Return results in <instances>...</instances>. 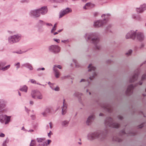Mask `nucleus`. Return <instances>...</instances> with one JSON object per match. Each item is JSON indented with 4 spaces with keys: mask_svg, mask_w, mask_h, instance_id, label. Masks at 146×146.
Wrapping results in <instances>:
<instances>
[{
    "mask_svg": "<svg viewBox=\"0 0 146 146\" xmlns=\"http://www.w3.org/2000/svg\"><path fill=\"white\" fill-rule=\"evenodd\" d=\"M107 133L108 131L106 129L103 130H98L94 132H90L87 135V139L90 141L96 139L103 141L106 137Z\"/></svg>",
    "mask_w": 146,
    "mask_h": 146,
    "instance_id": "obj_1",
    "label": "nucleus"
},
{
    "mask_svg": "<svg viewBox=\"0 0 146 146\" xmlns=\"http://www.w3.org/2000/svg\"><path fill=\"white\" fill-rule=\"evenodd\" d=\"M87 41L94 44L96 50L100 49L101 46L100 43L99 38L96 37L95 33H86L84 36Z\"/></svg>",
    "mask_w": 146,
    "mask_h": 146,
    "instance_id": "obj_2",
    "label": "nucleus"
},
{
    "mask_svg": "<svg viewBox=\"0 0 146 146\" xmlns=\"http://www.w3.org/2000/svg\"><path fill=\"white\" fill-rule=\"evenodd\" d=\"M136 36L137 39L140 41H142L144 40V36L143 34L141 32L136 33L134 31H131L128 33L126 36V39L131 38L133 40L135 38Z\"/></svg>",
    "mask_w": 146,
    "mask_h": 146,
    "instance_id": "obj_3",
    "label": "nucleus"
},
{
    "mask_svg": "<svg viewBox=\"0 0 146 146\" xmlns=\"http://www.w3.org/2000/svg\"><path fill=\"white\" fill-rule=\"evenodd\" d=\"M146 80V73L144 74L141 77V80L139 82L135 84L134 86L133 84L129 85L126 91V94L127 95H130L132 94L133 92V90L135 87L138 85H141L143 81Z\"/></svg>",
    "mask_w": 146,
    "mask_h": 146,
    "instance_id": "obj_4",
    "label": "nucleus"
},
{
    "mask_svg": "<svg viewBox=\"0 0 146 146\" xmlns=\"http://www.w3.org/2000/svg\"><path fill=\"white\" fill-rule=\"evenodd\" d=\"M105 124L106 126L112 128H117L119 126V124L113 122L112 119L110 117L106 119L105 121Z\"/></svg>",
    "mask_w": 146,
    "mask_h": 146,
    "instance_id": "obj_5",
    "label": "nucleus"
},
{
    "mask_svg": "<svg viewBox=\"0 0 146 146\" xmlns=\"http://www.w3.org/2000/svg\"><path fill=\"white\" fill-rule=\"evenodd\" d=\"M21 38L20 35L16 34L9 37L8 38V42L11 44H13L19 41Z\"/></svg>",
    "mask_w": 146,
    "mask_h": 146,
    "instance_id": "obj_6",
    "label": "nucleus"
},
{
    "mask_svg": "<svg viewBox=\"0 0 146 146\" xmlns=\"http://www.w3.org/2000/svg\"><path fill=\"white\" fill-rule=\"evenodd\" d=\"M11 117L6 115L1 114L0 115V122L2 123L5 122V125L8 124L10 121Z\"/></svg>",
    "mask_w": 146,
    "mask_h": 146,
    "instance_id": "obj_7",
    "label": "nucleus"
},
{
    "mask_svg": "<svg viewBox=\"0 0 146 146\" xmlns=\"http://www.w3.org/2000/svg\"><path fill=\"white\" fill-rule=\"evenodd\" d=\"M88 68H89L88 70L89 72L92 71V74H90V76L89 77L90 79L92 80L97 75V74L95 71L96 68L92 66L91 64H90L89 65Z\"/></svg>",
    "mask_w": 146,
    "mask_h": 146,
    "instance_id": "obj_8",
    "label": "nucleus"
},
{
    "mask_svg": "<svg viewBox=\"0 0 146 146\" xmlns=\"http://www.w3.org/2000/svg\"><path fill=\"white\" fill-rule=\"evenodd\" d=\"M107 22L106 19L105 18L104 20H99L94 22L93 26L94 27L98 28L102 27L105 25Z\"/></svg>",
    "mask_w": 146,
    "mask_h": 146,
    "instance_id": "obj_9",
    "label": "nucleus"
},
{
    "mask_svg": "<svg viewBox=\"0 0 146 146\" xmlns=\"http://www.w3.org/2000/svg\"><path fill=\"white\" fill-rule=\"evenodd\" d=\"M139 73V69H137L135 70L132 76L130 78V82H132L137 80Z\"/></svg>",
    "mask_w": 146,
    "mask_h": 146,
    "instance_id": "obj_10",
    "label": "nucleus"
},
{
    "mask_svg": "<svg viewBox=\"0 0 146 146\" xmlns=\"http://www.w3.org/2000/svg\"><path fill=\"white\" fill-rule=\"evenodd\" d=\"M49 51L54 53L56 54L60 51V47L57 45H52L49 47Z\"/></svg>",
    "mask_w": 146,
    "mask_h": 146,
    "instance_id": "obj_11",
    "label": "nucleus"
},
{
    "mask_svg": "<svg viewBox=\"0 0 146 146\" xmlns=\"http://www.w3.org/2000/svg\"><path fill=\"white\" fill-rule=\"evenodd\" d=\"M47 12V9L46 6L41 7L40 8L37 9V17L39 16L40 14L42 15H44Z\"/></svg>",
    "mask_w": 146,
    "mask_h": 146,
    "instance_id": "obj_12",
    "label": "nucleus"
},
{
    "mask_svg": "<svg viewBox=\"0 0 146 146\" xmlns=\"http://www.w3.org/2000/svg\"><path fill=\"white\" fill-rule=\"evenodd\" d=\"M46 145L47 143L45 138H37V146H46Z\"/></svg>",
    "mask_w": 146,
    "mask_h": 146,
    "instance_id": "obj_13",
    "label": "nucleus"
},
{
    "mask_svg": "<svg viewBox=\"0 0 146 146\" xmlns=\"http://www.w3.org/2000/svg\"><path fill=\"white\" fill-rule=\"evenodd\" d=\"M57 68L60 69L62 67L59 65H54L53 68V70L55 72V76L57 78H58L60 76V73Z\"/></svg>",
    "mask_w": 146,
    "mask_h": 146,
    "instance_id": "obj_14",
    "label": "nucleus"
},
{
    "mask_svg": "<svg viewBox=\"0 0 146 146\" xmlns=\"http://www.w3.org/2000/svg\"><path fill=\"white\" fill-rule=\"evenodd\" d=\"M135 135V133L132 132L131 131H129L126 133L125 132V130L124 129L121 131L119 134V136H122L125 135L127 136L129 135L133 136Z\"/></svg>",
    "mask_w": 146,
    "mask_h": 146,
    "instance_id": "obj_15",
    "label": "nucleus"
},
{
    "mask_svg": "<svg viewBox=\"0 0 146 146\" xmlns=\"http://www.w3.org/2000/svg\"><path fill=\"white\" fill-rule=\"evenodd\" d=\"M72 12V10L70 8L67 7L65 9L60 12L59 17L60 18H61L65 15L71 13Z\"/></svg>",
    "mask_w": 146,
    "mask_h": 146,
    "instance_id": "obj_16",
    "label": "nucleus"
},
{
    "mask_svg": "<svg viewBox=\"0 0 146 146\" xmlns=\"http://www.w3.org/2000/svg\"><path fill=\"white\" fill-rule=\"evenodd\" d=\"M146 9V4H144L141 5L139 8H136V11L138 13H141Z\"/></svg>",
    "mask_w": 146,
    "mask_h": 146,
    "instance_id": "obj_17",
    "label": "nucleus"
},
{
    "mask_svg": "<svg viewBox=\"0 0 146 146\" xmlns=\"http://www.w3.org/2000/svg\"><path fill=\"white\" fill-rule=\"evenodd\" d=\"M67 104L65 102V100L64 99L63 100V105L62 108V115H64L66 112Z\"/></svg>",
    "mask_w": 146,
    "mask_h": 146,
    "instance_id": "obj_18",
    "label": "nucleus"
},
{
    "mask_svg": "<svg viewBox=\"0 0 146 146\" xmlns=\"http://www.w3.org/2000/svg\"><path fill=\"white\" fill-rule=\"evenodd\" d=\"M52 108L51 107H46L44 111L42 113V114L44 117L47 116L48 113L50 112Z\"/></svg>",
    "mask_w": 146,
    "mask_h": 146,
    "instance_id": "obj_19",
    "label": "nucleus"
},
{
    "mask_svg": "<svg viewBox=\"0 0 146 146\" xmlns=\"http://www.w3.org/2000/svg\"><path fill=\"white\" fill-rule=\"evenodd\" d=\"M30 16L33 18H36V9H34L30 11L29 13Z\"/></svg>",
    "mask_w": 146,
    "mask_h": 146,
    "instance_id": "obj_20",
    "label": "nucleus"
},
{
    "mask_svg": "<svg viewBox=\"0 0 146 146\" xmlns=\"http://www.w3.org/2000/svg\"><path fill=\"white\" fill-rule=\"evenodd\" d=\"M95 118V116L94 115H90L86 121V124L88 125H90L94 120Z\"/></svg>",
    "mask_w": 146,
    "mask_h": 146,
    "instance_id": "obj_21",
    "label": "nucleus"
},
{
    "mask_svg": "<svg viewBox=\"0 0 146 146\" xmlns=\"http://www.w3.org/2000/svg\"><path fill=\"white\" fill-rule=\"evenodd\" d=\"M22 66L27 67L30 70H32L33 69V68L32 66L29 63L23 64L22 65Z\"/></svg>",
    "mask_w": 146,
    "mask_h": 146,
    "instance_id": "obj_22",
    "label": "nucleus"
},
{
    "mask_svg": "<svg viewBox=\"0 0 146 146\" xmlns=\"http://www.w3.org/2000/svg\"><path fill=\"white\" fill-rule=\"evenodd\" d=\"M31 95L32 98L35 99L36 96V91L35 89H32L31 92Z\"/></svg>",
    "mask_w": 146,
    "mask_h": 146,
    "instance_id": "obj_23",
    "label": "nucleus"
},
{
    "mask_svg": "<svg viewBox=\"0 0 146 146\" xmlns=\"http://www.w3.org/2000/svg\"><path fill=\"white\" fill-rule=\"evenodd\" d=\"M28 90V87L25 85H24L19 89V90L20 91L22 92H24L26 93L27 92Z\"/></svg>",
    "mask_w": 146,
    "mask_h": 146,
    "instance_id": "obj_24",
    "label": "nucleus"
},
{
    "mask_svg": "<svg viewBox=\"0 0 146 146\" xmlns=\"http://www.w3.org/2000/svg\"><path fill=\"white\" fill-rule=\"evenodd\" d=\"M113 141H117L118 142H120L122 141L121 138H119V137L117 136H114L113 137Z\"/></svg>",
    "mask_w": 146,
    "mask_h": 146,
    "instance_id": "obj_25",
    "label": "nucleus"
},
{
    "mask_svg": "<svg viewBox=\"0 0 146 146\" xmlns=\"http://www.w3.org/2000/svg\"><path fill=\"white\" fill-rule=\"evenodd\" d=\"M69 123V121L68 120H64L62 122L61 125L63 127L67 126Z\"/></svg>",
    "mask_w": 146,
    "mask_h": 146,
    "instance_id": "obj_26",
    "label": "nucleus"
},
{
    "mask_svg": "<svg viewBox=\"0 0 146 146\" xmlns=\"http://www.w3.org/2000/svg\"><path fill=\"white\" fill-rule=\"evenodd\" d=\"M4 107L2 105H0V114L6 111V110L4 108Z\"/></svg>",
    "mask_w": 146,
    "mask_h": 146,
    "instance_id": "obj_27",
    "label": "nucleus"
},
{
    "mask_svg": "<svg viewBox=\"0 0 146 146\" xmlns=\"http://www.w3.org/2000/svg\"><path fill=\"white\" fill-rule=\"evenodd\" d=\"M44 24V23L42 21L39 20L38 22V27H41Z\"/></svg>",
    "mask_w": 146,
    "mask_h": 146,
    "instance_id": "obj_28",
    "label": "nucleus"
},
{
    "mask_svg": "<svg viewBox=\"0 0 146 146\" xmlns=\"http://www.w3.org/2000/svg\"><path fill=\"white\" fill-rule=\"evenodd\" d=\"M91 4L90 3H87L83 7L84 9H89L91 6Z\"/></svg>",
    "mask_w": 146,
    "mask_h": 146,
    "instance_id": "obj_29",
    "label": "nucleus"
},
{
    "mask_svg": "<svg viewBox=\"0 0 146 146\" xmlns=\"http://www.w3.org/2000/svg\"><path fill=\"white\" fill-rule=\"evenodd\" d=\"M28 51V50H27L26 51H23L21 50H18L17 51H13L12 52L13 53H16L18 54H21L24 53H25L27 51Z\"/></svg>",
    "mask_w": 146,
    "mask_h": 146,
    "instance_id": "obj_30",
    "label": "nucleus"
},
{
    "mask_svg": "<svg viewBox=\"0 0 146 146\" xmlns=\"http://www.w3.org/2000/svg\"><path fill=\"white\" fill-rule=\"evenodd\" d=\"M37 98L39 99H41L42 98V96L41 94L38 92H37Z\"/></svg>",
    "mask_w": 146,
    "mask_h": 146,
    "instance_id": "obj_31",
    "label": "nucleus"
},
{
    "mask_svg": "<svg viewBox=\"0 0 146 146\" xmlns=\"http://www.w3.org/2000/svg\"><path fill=\"white\" fill-rule=\"evenodd\" d=\"M82 94L78 92H76L74 94L73 96H74L76 97H79L80 96H81L82 95Z\"/></svg>",
    "mask_w": 146,
    "mask_h": 146,
    "instance_id": "obj_32",
    "label": "nucleus"
},
{
    "mask_svg": "<svg viewBox=\"0 0 146 146\" xmlns=\"http://www.w3.org/2000/svg\"><path fill=\"white\" fill-rule=\"evenodd\" d=\"M10 65H9L7 66H6L4 67H3L1 68V70H2L3 71H5L7 69H8L10 67Z\"/></svg>",
    "mask_w": 146,
    "mask_h": 146,
    "instance_id": "obj_33",
    "label": "nucleus"
},
{
    "mask_svg": "<svg viewBox=\"0 0 146 146\" xmlns=\"http://www.w3.org/2000/svg\"><path fill=\"white\" fill-rule=\"evenodd\" d=\"M0 105H2L3 107L6 106V102L2 100H0Z\"/></svg>",
    "mask_w": 146,
    "mask_h": 146,
    "instance_id": "obj_34",
    "label": "nucleus"
},
{
    "mask_svg": "<svg viewBox=\"0 0 146 146\" xmlns=\"http://www.w3.org/2000/svg\"><path fill=\"white\" fill-rule=\"evenodd\" d=\"M56 24H57V23H55L54 24L53 27L52 29H51V33H52L54 31H55L56 30Z\"/></svg>",
    "mask_w": 146,
    "mask_h": 146,
    "instance_id": "obj_35",
    "label": "nucleus"
},
{
    "mask_svg": "<svg viewBox=\"0 0 146 146\" xmlns=\"http://www.w3.org/2000/svg\"><path fill=\"white\" fill-rule=\"evenodd\" d=\"M36 144V141L34 140H32L30 146H34Z\"/></svg>",
    "mask_w": 146,
    "mask_h": 146,
    "instance_id": "obj_36",
    "label": "nucleus"
},
{
    "mask_svg": "<svg viewBox=\"0 0 146 146\" xmlns=\"http://www.w3.org/2000/svg\"><path fill=\"white\" fill-rule=\"evenodd\" d=\"M132 52V50L131 49L129 50L125 54L127 56H129L130 55Z\"/></svg>",
    "mask_w": 146,
    "mask_h": 146,
    "instance_id": "obj_37",
    "label": "nucleus"
},
{
    "mask_svg": "<svg viewBox=\"0 0 146 146\" xmlns=\"http://www.w3.org/2000/svg\"><path fill=\"white\" fill-rule=\"evenodd\" d=\"M73 61L76 67L77 68L79 66L76 60L75 59H73Z\"/></svg>",
    "mask_w": 146,
    "mask_h": 146,
    "instance_id": "obj_38",
    "label": "nucleus"
},
{
    "mask_svg": "<svg viewBox=\"0 0 146 146\" xmlns=\"http://www.w3.org/2000/svg\"><path fill=\"white\" fill-rule=\"evenodd\" d=\"M111 25H108L106 28V31H110L111 32V31L110 30V29L111 27Z\"/></svg>",
    "mask_w": 146,
    "mask_h": 146,
    "instance_id": "obj_39",
    "label": "nucleus"
},
{
    "mask_svg": "<svg viewBox=\"0 0 146 146\" xmlns=\"http://www.w3.org/2000/svg\"><path fill=\"white\" fill-rule=\"evenodd\" d=\"M8 142V141L7 140V139H6L5 141H4L2 146H7L6 143H7Z\"/></svg>",
    "mask_w": 146,
    "mask_h": 146,
    "instance_id": "obj_40",
    "label": "nucleus"
},
{
    "mask_svg": "<svg viewBox=\"0 0 146 146\" xmlns=\"http://www.w3.org/2000/svg\"><path fill=\"white\" fill-rule=\"evenodd\" d=\"M104 108H106V109H107V110L109 112H111V109H110L109 108V107L108 106H104Z\"/></svg>",
    "mask_w": 146,
    "mask_h": 146,
    "instance_id": "obj_41",
    "label": "nucleus"
},
{
    "mask_svg": "<svg viewBox=\"0 0 146 146\" xmlns=\"http://www.w3.org/2000/svg\"><path fill=\"white\" fill-rule=\"evenodd\" d=\"M14 66H17L16 67V68H17V69H18L20 67V63L19 62H18L16 64H15Z\"/></svg>",
    "mask_w": 146,
    "mask_h": 146,
    "instance_id": "obj_42",
    "label": "nucleus"
},
{
    "mask_svg": "<svg viewBox=\"0 0 146 146\" xmlns=\"http://www.w3.org/2000/svg\"><path fill=\"white\" fill-rule=\"evenodd\" d=\"M32 84H35L36 83V80L34 79H31L30 80Z\"/></svg>",
    "mask_w": 146,
    "mask_h": 146,
    "instance_id": "obj_43",
    "label": "nucleus"
},
{
    "mask_svg": "<svg viewBox=\"0 0 146 146\" xmlns=\"http://www.w3.org/2000/svg\"><path fill=\"white\" fill-rule=\"evenodd\" d=\"M85 82V83L86 84H88V85L90 84V82L88 81H85V80L84 79H82L80 81V82Z\"/></svg>",
    "mask_w": 146,
    "mask_h": 146,
    "instance_id": "obj_44",
    "label": "nucleus"
},
{
    "mask_svg": "<svg viewBox=\"0 0 146 146\" xmlns=\"http://www.w3.org/2000/svg\"><path fill=\"white\" fill-rule=\"evenodd\" d=\"M6 63L5 62H0V65L1 67H2V66H5L6 64Z\"/></svg>",
    "mask_w": 146,
    "mask_h": 146,
    "instance_id": "obj_45",
    "label": "nucleus"
},
{
    "mask_svg": "<svg viewBox=\"0 0 146 146\" xmlns=\"http://www.w3.org/2000/svg\"><path fill=\"white\" fill-rule=\"evenodd\" d=\"M135 19L138 21H141V18L139 16L137 15Z\"/></svg>",
    "mask_w": 146,
    "mask_h": 146,
    "instance_id": "obj_46",
    "label": "nucleus"
},
{
    "mask_svg": "<svg viewBox=\"0 0 146 146\" xmlns=\"http://www.w3.org/2000/svg\"><path fill=\"white\" fill-rule=\"evenodd\" d=\"M54 90L55 91H59V88L58 86H56V87H54Z\"/></svg>",
    "mask_w": 146,
    "mask_h": 146,
    "instance_id": "obj_47",
    "label": "nucleus"
},
{
    "mask_svg": "<svg viewBox=\"0 0 146 146\" xmlns=\"http://www.w3.org/2000/svg\"><path fill=\"white\" fill-rule=\"evenodd\" d=\"M50 1L52 2L59 3L61 1V0H50Z\"/></svg>",
    "mask_w": 146,
    "mask_h": 146,
    "instance_id": "obj_48",
    "label": "nucleus"
},
{
    "mask_svg": "<svg viewBox=\"0 0 146 146\" xmlns=\"http://www.w3.org/2000/svg\"><path fill=\"white\" fill-rule=\"evenodd\" d=\"M20 2L22 3H28L29 2V0H21Z\"/></svg>",
    "mask_w": 146,
    "mask_h": 146,
    "instance_id": "obj_49",
    "label": "nucleus"
},
{
    "mask_svg": "<svg viewBox=\"0 0 146 146\" xmlns=\"http://www.w3.org/2000/svg\"><path fill=\"white\" fill-rule=\"evenodd\" d=\"M31 119L33 120L35 119L36 118V116L35 115H32L31 116Z\"/></svg>",
    "mask_w": 146,
    "mask_h": 146,
    "instance_id": "obj_50",
    "label": "nucleus"
},
{
    "mask_svg": "<svg viewBox=\"0 0 146 146\" xmlns=\"http://www.w3.org/2000/svg\"><path fill=\"white\" fill-rule=\"evenodd\" d=\"M5 136V135L4 134L2 133H0V137H4Z\"/></svg>",
    "mask_w": 146,
    "mask_h": 146,
    "instance_id": "obj_51",
    "label": "nucleus"
},
{
    "mask_svg": "<svg viewBox=\"0 0 146 146\" xmlns=\"http://www.w3.org/2000/svg\"><path fill=\"white\" fill-rule=\"evenodd\" d=\"M45 70V68H39L37 69V71H40L41 70Z\"/></svg>",
    "mask_w": 146,
    "mask_h": 146,
    "instance_id": "obj_52",
    "label": "nucleus"
},
{
    "mask_svg": "<svg viewBox=\"0 0 146 146\" xmlns=\"http://www.w3.org/2000/svg\"><path fill=\"white\" fill-rule=\"evenodd\" d=\"M118 118L120 120H122L123 119V117L121 115H119L118 116Z\"/></svg>",
    "mask_w": 146,
    "mask_h": 146,
    "instance_id": "obj_53",
    "label": "nucleus"
},
{
    "mask_svg": "<svg viewBox=\"0 0 146 146\" xmlns=\"http://www.w3.org/2000/svg\"><path fill=\"white\" fill-rule=\"evenodd\" d=\"M137 16L135 14H133L132 15V18L134 19H136Z\"/></svg>",
    "mask_w": 146,
    "mask_h": 146,
    "instance_id": "obj_54",
    "label": "nucleus"
},
{
    "mask_svg": "<svg viewBox=\"0 0 146 146\" xmlns=\"http://www.w3.org/2000/svg\"><path fill=\"white\" fill-rule=\"evenodd\" d=\"M68 76H65L61 77V78L62 80H63L64 79H66V78H68Z\"/></svg>",
    "mask_w": 146,
    "mask_h": 146,
    "instance_id": "obj_55",
    "label": "nucleus"
},
{
    "mask_svg": "<svg viewBox=\"0 0 146 146\" xmlns=\"http://www.w3.org/2000/svg\"><path fill=\"white\" fill-rule=\"evenodd\" d=\"M50 88L53 90L54 89V85L53 84H52V85H50Z\"/></svg>",
    "mask_w": 146,
    "mask_h": 146,
    "instance_id": "obj_56",
    "label": "nucleus"
},
{
    "mask_svg": "<svg viewBox=\"0 0 146 146\" xmlns=\"http://www.w3.org/2000/svg\"><path fill=\"white\" fill-rule=\"evenodd\" d=\"M61 41L62 42H64V43H66V42H68V40H62Z\"/></svg>",
    "mask_w": 146,
    "mask_h": 146,
    "instance_id": "obj_57",
    "label": "nucleus"
},
{
    "mask_svg": "<svg viewBox=\"0 0 146 146\" xmlns=\"http://www.w3.org/2000/svg\"><path fill=\"white\" fill-rule=\"evenodd\" d=\"M54 40L58 43L59 42L60 40L59 39H54Z\"/></svg>",
    "mask_w": 146,
    "mask_h": 146,
    "instance_id": "obj_58",
    "label": "nucleus"
},
{
    "mask_svg": "<svg viewBox=\"0 0 146 146\" xmlns=\"http://www.w3.org/2000/svg\"><path fill=\"white\" fill-rule=\"evenodd\" d=\"M51 142V140H49V139L48 140L47 145V144L49 145Z\"/></svg>",
    "mask_w": 146,
    "mask_h": 146,
    "instance_id": "obj_59",
    "label": "nucleus"
},
{
    "mask_svg": "<svg viewBox=\"0 0 146 146\" xmlns=\"http://www.w3.org/2000/svg\"><path fill=\"white\" fill-rule=\"evenodd\" d=\"M50 127V129H52V123L51 122L49 123Z\"/></svg>",
    "mask_w": 146,
    "mask_h": 146,
    "instance_id": "obj_60",
    "label": "nucleus"
},
{
    "mask_svg": "<svg viewBox=\"0 0 146 146\" xmlns=\"http://www.w3.org/2000/svg\"><path fill=\"white\" fill-rule=\"evenodd\" d=\"M25 111L28 113H29V110H28V109L27 108H26L25 107Z\"/></svg>",
    "mask_w": 146,
    "mask_h": 146,
    "instance_id": "obj_61",
    "label": "nucleus"
},
{
    "mask_svg": "<svg viewBox=\"0 0 146 146\" xmlns=\"http://www.w3.org/2000/svg\"><path fill=\"white\" fill-rule=\"evenodd\" d=\"M98 13L97 12H95L94 13V16H96L98 15Z\"/></svg>",
    "mask_w": 146,
    "mask_h": 146,
    "instance_id": "obj_62",
    "label": "nucleus"
},
{
    "mask_svg": "<svg viewBox=\"0 0 146 146\" xmlns=\"http://www.w3.org/2000/svg\"><path fill=\"white\" fill-rule=\"evenodd\" d=\"M143 124H142V125L139 126L138 127V128H141L142 127H143Z\"/></svg>",
    "mask_w": 146,
    "mask_h": 146,
    "instance_id": "obj_63",
    "label": "nucleus"
},
{
    "mask_svg": "<svg viewBox=\"0 0 146 146\" xmlns=\"http://www.w3.org/2000/svg\"><path fill=\"white\" fill-rule=\"evenodd\" d=\"M46 25H48V26H52V25L51 24V23H46Z\"/></svg>",
    "mask_w": 146,
    "mask_h": 146,
    "instance_id": "obj_64",
    "label": "nucleus"
}]
</instances>
